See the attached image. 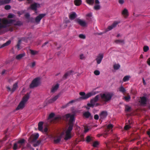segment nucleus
Returning a JSON list of instances; mask_svg holds the SVG:
<instances>
[{"mask_svg":"<svg viewBox=\"0 0 150 150\" xmlns=\"http://www.w3.org/2000/svg\"><path fill=\"white\" fill-rule=\"evenodd\" d=\"M65 117L69 120V126L65 131H64L60 135H57L53 137L54 142L56 143L59 142L62 137H65V139L67 140L71 137V132L73 128V122L74 119V115H73L68 114L65 115Z\"/></svg>","mask_w":150,"mask_h":150,"instance_id":"obj_1","label":"nucleus"},{"mask_svg":"<svg viewBox=\"0 0 150 150\" xmlns=\"http://www.w3.org/2000/svg\"><path fill=\"white\" fill-rule=\"evenodd\" d=\"M29 98V94H27L24 96L16 108V110H21L23 109L27 104Z\"/></svg>","mask_w":150,"mask_h":150,"instance_id":"obj_2","label":"nucleus"},{"mask_svg":"<svg viewBox=\"0 0 150 150\" xmlns=\"http://www.w3.org/2000/svg\"><path fill=\"white\" fill-rule=\"evenodd\" d=\"M98 93V91H96L95 90L91 91L86 94V93L83 92H80L79 94L81 97L78 99V100H81L86 99L91 96L95 95Z\"/></svg>","mask_w":150,"mask_h":150,"instance_id":"obj_3","label":"nucleus"},{"mask_svg":"<svg viewBox=\"0 0 150 150\" xmlns=\"http://www.w3.org/2000/svg\"><path fill=\"white\" fill-rule=\"evenodd\" d=\"M100 97L99 95L96 96L94 98L91 99L90 101V103L87 104L88 107H86L87 109H89V107H93L94 106H96L98 105V104L96 103V102L98 100Z\"/></svg>","mask_w":150,"mask_h":150,"instance_id":"obj_4","label":"nucleus"},{"mask_svg":"<svg viewBox=\"0 0 150 150\" xmlns=\"http://www.w3.org/2000/svg\"><path fill=\"white\" fill-rule=\"evenodd\" d=\"M13 23V21L11 20L8 21L5 19H0V29L9 26Z\"/></svg>","mask_w":150,"mask_h":150,"instance_id":"obj_5","label":"nucleus"},{"mask_svg":"<svg viewBox=\"0 0 150 150\" xmlns=\"http://www.w3.org/2000/svg\"><path fill=\"white\" fill-rule=\"evenodd\" d=\"M113 93L111 92H107L105 93L100 94L99 95L100 97L105 101H107L110 100L112 96H113Z\"/></svg>","mask_w":150,"mask_h":150,"instance_id":"obj_6","label":"nucleus"},{"mask_svg":"<svg viewBox=\"0 0 150 150\" xmlns=\"http://www.w3.org/2000/svg\"><path fill=\"white\" fill-rule=\"evenodd\" d=\"M24 142L25 140L24 139H22L18 141L17 142L14 144L13 149L14 150L18 149L23 145Z\"/></svg>","mask_w":150,"mask_h":150,"instance_id":"obj_7","label":"nucleus"},{"mask_svg":"<svg viewBox=\"0 0 150 150\" xmlns=\"http://www.w3.org/2000/svg\"><path fill=\"white\" fill-rule=\"evenodd\" d=\"M40 83V79L39 78H36L32 81L30 85V87L32 88L36 87L38 86Z\"/></svg>","mask_w":150,"mask_h":150,"instance_id":"obj_8","label":"nucleus"},{"mask_svg":"<svg viewBox=\"0 0 150 150\" xmlns=\"http://www.w3.org/2000/svg\"><path fill=\"white\" fill-rule=\"evenodd\" d=\"M60 119V117L57 116H55L54 113H52L49 115L48 120L49 122H52Z\"/></svg>","mask_w":150,"mask_h":150,"instance_id":"obj_9","label":"nucleus"},{"mask_svg":"<svg viewBox=\"0 0 150 150\" xmlns=\"http://www.w3.org/2000/svg\"><path fill=\"white\" fill-rule=\"evenodd\" d=\"M59 96V95H57L56 96L53 97L51 98H47L46 101L45 102L47 104H49L53 103L55 101Z\"/></svg>","mask_w":150,"mask_h":150,"instance_id":"obj_10","label":"nucleus"},{"mask_svg":"<svg viewBox=\"0 0 150 150\" xmlns=\"http://www.w3.org/2000/svg\"><path fill=\"white\" fill-rule=\"evenodd\" d=\"M39 134L38 133H35L32 134L29 139V141L30 142H33L35 141L38 137Z\"/></svg>","mask_w":150,"mask_h":150,"instance_id":"obj_11","label":"nucleus"},{"mask_svg":"<svg viewBox=\"0 0 150 150\" xmlns=\"http://www.w3.org/2000/svg\"><path fill=\"white\" fill-rule=\"evenodd\" d=\"M120 23V21H115L112 25L108 27L106 31H108L111 30L114 28L117 25Z\"/></svg>","mask_w":150,"mask_h":150,"instance_id":"obj_12","label":"nucleus"},{"mask_svg":"<svg viewBox=\"0 0 150 150\" xmlns=\"http://www.w3.org/2000/svg\"><path fill=\"white\" fill-rule=\"evenodd\" d=\"M76 22L79 24L83 27H85L87 26V23L84 21L78 18L76 20Z\"/></svg>","mask_w":150,"mask_h":150,"instance_id":"obj_13","label":"nucleus"},{"mask_svg":"<svg viewBox=\"0 0 150 150\" xmlns=\"http://www.w3.org/2000/svg\"><path fill=\"white\" fill-rule=\"evenodd\" d=\"M103 57V54L102 53L99 54L96 57V60L98 64H99L101 62Z\"/></svg>","mask_w":150,"mask_h":150,"instance_id":"obj_14","label":"nucleus"},{"mask_svg":"<svg viewBox=\"0 0 150 150\" xmlns=\"http://www.w3.org/2000/svg\"><path fill=\"white\" fill-rule=\"evenodd\" d=\"M40 7V5L37 3L32 4L30 6V8L32 10L36 11L37 8Z\"/></svg>","mask_w":150,"mask_h":150,"instance_id":"obj_15","label":"nucleus"},{"mask_svg":"<svg viewBox=\"0 0 150 150\" xmlns=\"http://www.w3.org/2000/svg\"><path fill=\"white\" fill-rule=\"evenodd\" d=\"M100 8V2L98 0L95 1V5L94 6V8L95 10H98Z\"/></svg>","mask_w":150,"mask_h":150,"instance_id":"obj_16","label":"nucleus"},{"mask_svg":"<svg viewBox=\"0 0 150 150\" xmlns=\"http://www.w3.org/2000/svg\"><path fill=\"white\" fill-rule=\"evenodd\" d=\"M45 16V14H41L35 18V21L37 23L39 22L41 19Z\"/></svg>","mask_w":150,"mask_h":150,"instance_id":"obj_17","label":"nucleus"},{"mask_svg":"<svg viewBox=\"0 0 150 150\" xmlns=\"http://www.w3.org/2000/svg\"><path fill=\"white\" fill-rule=\"evenodd\" d=\"M107 115V113L106 112L103 111L100 114L99 116L100 119H104L105 118Z\"/></svg>","mask_w":150,"mask_h":150,"instance_id":"obj_18","label":"nucleus"},{"mask_svg":"<svg viewBox=\"0 0 150 150\" xmlns=\"http://www.w3.org/2000/svg\"><path fill=\"white\" fill-rule=\"evenodd\" d=\"M77 16V15L75 12H72L70 13L69 15V18L71 20H73Z\"/></svg>","mask_w":150,"mask_h":150,"instance_id":"obj_19","label":"nucleus"},{"mask_svg":"<svg viewBox=\"0 0 150 150\" xmlns=\"http://www.w3.org/2000/svg\"><path fill=\"white\" fill-rule=\"evenodd\" d=\"M59 87V85L57 84L53 86L51 89V91L52 92H55L58 89Z\"/></svg>","mask_w":150,"mask_h":150,"instance_id":"obj_20","label":"nucleus"},{"mask_svg":"<svg viewBox=\"0 0 150 150\" xmlns=\"http://www.w3.org/2000/svg\"><path fill=\"white\" fill-rule=\"evenodd\" d=\"M122 14L125 17H127L128 15V11L126 8L124 9L122 11Z\"/></svg>","mask_w":150,"mask_h":150,"instance_id":"obj_21","label":"nucleus"},{"mask_svg":"<svg viewBox=\"0 0 150 150\" xmlns=\"http://www.w3.org/2000/svg\"><path fill=\"white\" fill-rule=\"evenodd\" d=\"M146 98L145 97H143L141 98V100L140 102L142 104H144L146 103Z\"/></svg>","mask_w":150,"mask_h":150,"instance_id":"obj_22","label":"nucleus"},{"mask_svg":"<svg viewBox=\"0 0 150 150\" xmlns=\"http://www.w3.org/2000/svg\"><path fill=\"white\" fill-rule=\"evenodd\" d=\"M43 123L42 122H40L38 124V129L39 130L43 132L42 125Z\"/></svg>","mask_w":150,"mask_h":150,"instance_id":"obj_23","label":"nucleus"},{"mask_svg":"<svg viewBox=\"0 0 150 150\" xmlns=\"http://www.w3.org/2000/svg\"><path fill=\"white\" fill-rule=\"evenodd\" d=\"M25 55V53L20 54L16 56V58L17 60H20Z\"/></svg>","mask_w":150,"mask_h":150,"instance_id":"obj_24","label":"nucleus"},{"mask_svg":"<svg viewBox=\"0 0 150 150\" xmlns=\"http://www.w3.org/2000/svg\"><path fill=\"white\" fill-rule=\"evenodd\" d=\"M82 3L81 0H75L74 1V3L75 5L76 6H79Z\"/></svg>","mask_w":150,"mask_h":150,"instance_id":"obj_25","label":"nucleus"},{"mask_svg":"<svg viewBox=\"0 0 150 150\" xmlns=\"http://www.w3.org/2000/svg\"><path fill=\"white\" fill-rule=\"evenodd\" d=\"M83 115L86 118L89 117H91V113L88 112H84L83 113Z\"/></svg>","mask_w":150,"mask_h":150,"instance_id":"obj_26","label":"nucleus"},{"mask_svg":"<svg viewBox=\"0 0 150 150\" xmlns=\"http://www.w3.org/2000/svg\"><path fill=\"white\" fill-rule=\"evenodd\" d=\"M120 67V65L119 64H115L113 65V68L115 70H117Z\"/></svg>","mask_w":150,"mask_h":150,"instance_id":"obj_27","label":"nucleus"},{"mask_svg":"<svg viewBox=\"0 0 150 150\" xmlns=\"http://www.w3.org/2000/svg\"><path fill=\"white\" fill-rule=\"evenodd\" d=\"M11 43V41L9 40L7 41L1 47H0V48H2L3 47H4L6 46H7L9 45Z\"/></svg>","mask_w":150,"mask_h":150,"instance_id":"obj_28","label":"nucleus"},{"mask_svg":"<svg viewBox=\"0 0 150 150\" xmlns=\"http://www.w3.org/2000/svg\"><path fill=\"white\" fill-rule=\"evenodd\" d=\"M130 78V76L129 75L126 76L123 78V81L124 82H126L128 81Z\"/></svg>","mask_w":150,"mask_h":150,"instance_id":"obj_29","label":"nucleus"},{"mask_svg":"<svg viewBox=\"0 0 150 150\" xmlns=\"http://www.w3.org/2000/svg\"><path fill=\"white\" fill-rule=\"evenodd\" d=\"M18 87V84L17 83H15L14 84L13 88L11 89V92H14V91H15V90Z\"/></svg>","mask_w":150,"mask_h":150,"instance_id":"obj_30","label":"nucleus"},{"mask_svg":"<svg viewBox=\"0 0 150 150\" xmlns=\"http://www.w3.org/2000/svg\"><path fill=\"white\" fill-rule=\"evenodd\" d=\"M113 125L111 124H109L107 126V130L108 131H110L111 132L112 131V128L113 127Z\"/></svg>","mask_w":150,"mask_h":150,"instance_id":"obj_31","label":"nucleus"},{"mask_svg":"<svg viewBox=\"0 0 150 150\" xmlns=\"http://www.w3.org/2000/svg\"><path fill=\"white\" fill-rule=\"evenodd\" d=\"M86 2L90 5H93L94 2V0H86Z\"/></svg>","mask_w":150,"mask_h":150,"instance_id":"obj_32","label":"nucleus"},{"mask_svg":"<svg viewBox=\"0 0 150 150\" xmlns=\"http://www.w3.org/2000/svg\"><path fill=\"white\" fill-rule=\"evenodd\" d=\"M118 89L119 91L123 93H124L126 91L125 89L122 86L119 87Z\"/></svg>","mask_w":150,"mask_h":150,"instance_id":"obj_33","label":"nucleus"},{"mask_svg":"<svg viewBox=\"0 0 150 150\" xmlns=\"http://www.w3.org/2000/svg\"><path fill=\"white\" fill-rule=\"evenodd\" d=\"M36 62H33L29 64V66L31 68H34L35 66Z\"/></svg>","mask_w":150,"mask_h":150,"instance_id":"obj_34","label":"nucleus"},{"mask_svg":"<svg viewBox=\"0 0 150 150\" xmlns=\"http://www.w3.org/2000/svg\"><path fill=\"white\" fill-rule=\"evenodd\" d=\"M79 37L81 39H84L86 38V35L83 34H80L79 35Z\"/></svg>","mask_w":150,"mask_h":150,"instance_id":"obj_35","label":"nucleus"},{"mask_svg":"<svg viewBox=\"0 0 150 150\" xmlns=\"http://www.w3.org/2000/svg\"><path fill=\"white\" fill-rule=\"evenodd\" d=\"M9 1H0V5H1L4 4H5L6 3H9Z\"/></svg>","mask_w":150,"mask_h":150,"instance_id":"obj_36","label":"nucleus"},{"mask_svg":"<svg viewBox=\"0 0 150 150\" xmlns=\"http://www.w3.org/2000/svg\"><path fill=\"white\" fill-rule=\"evenodd\" d=\"M72 72V71L71 70L68 72L66 74H65L64 75V76L65 78L67 77V76L70 75Z\"/></svg>","mask_w":150,"mask_h":150,"instance_id":"obj_37","label":"nucleus"},{"mask_svg":"<svg viewBox=\"0 0 150 150\" xmlns=\"http://www.w3.org/2000/svg\"><path fill=\"white\" fill-rule=\"evenodd\" d=\"M124 98L126 101H128L130 99V97L128 95L127 96L124 97Z\"/></svg>","mask_w":150,"mask_h":150,"instance_id":"obj_38","label":"nucleus"},{"mask_svg":"<svg viewBox=\"0 0 150 150\" xmlns=\"http://www.w3.org/2000/svg\"><path fill=\"white\" fill-rule=\"evenodd\" d=\"M100 71L98 70H96L94 71V74L96 75H98L100 74Z\"/></svg>","mask_w":150,"mask_h":150,"instance_id":"obj_39","label":"nucleus"},{"mask_svg":"<svg viewBox=\"0 0 150 150\" xmlns=\"http://www.w3.org/2000/svg\"><path fill=\"white\" fill-rule=\"evenodd\" d=\"M79 58L81 59H83L85 58V56L84 54H81L79 55Z\"/></svg>","mask_w":150,"mask_h":150,"instance_id":"obj_40","label":"nucleus"},{"mask_svg":"<svg viewBox=\"0 0 150 150\" xmlns=\"http://www.w3.org/2000/svg\"><path fill=\"white\" fill-rule=\"evenodd\" d=\"M31 54L33 55H35L38 53V52L36 51L30 50Z\"/></svg>","mask_w":150,"mask_h":150,"instance_id":"obj_41","label":"nucleus"},{"mask_svg":"<svg viewBox=\"0 0 150 150\" xmlns=\"http://www.w3.org/2000/svg\"><path fill=\"white\" fill-rule=\"evenodd\" d=\"M130 109H131V108L129 106L127 105H126L125 106L126 111H129L130 110Z\"/></svg>","mask_w":150,"mask_h":150,"instance_id":"obj_42","label":"nucleus"},{"mask_svg":"<svg viewBox=\"0 0 150 150\" xmlns=\"http://www.w3.org/2000/svg\"><path fill=\"white\" fill-rule=\"evenodd\" d=\"M143 49L144 52H146L148 50H149V47L147 46H145L144 47Z\"/></svg>","mask_w":150,"mask_h":150,"instance_id":"obj_43","label":"nucleus"},{"mask_svg":"<svg viewBox=\"0 0 150 150\" xmlns=\"http://www.w3.org/2000/svg\"><path fill=\"white\" fill-rule=\"evenodd\" d=\"M131 127V126H130L129 125H126L124 127V129L125 130H127L130 129Z\"/></svg>","mask_w":150,"mask_h":150,"instance_id":"obj_44","label":"nucleus"},{"mask_svg":"<svg viewBox=\"0 0 150 150\" xmlns=\"http://www.w3.org/2000/svg\"><path fill=\"white\" fill-rule=\"evenodd\" d=\"M77 100H79L78 99H75L70 101L69 102L68 104H71L74 103H75L76 102Z\"/></svg>","mask_w":150,"mask_h":150,"instance_id":"obj_45","label":"nucleus"},{"mask_svg":"<svg viewBox=\"0 0 150 150\" xmlns=\"http://www.w3.org/2000/svg\"><path fill=\"white\" fill-rule=\"evenodd\" d=\"M98 144V143L97 142H93V147H97Z\"/></svg>","mask_w":150,"mask_h":150,"instance_id":"obj_46","label":"nucleus"},{"mask_svg":"<svg viewBox=\"0 0 150 150\" xmlns=\"http://www.w3.org/2000/svg\"><path fill=\"white\" fill-rule=\"evenodd\" d=\"M91 138L89 136H88L87 137L86 141L87 142H89L91 140Z\"/></svg>","mask_w":150,"mask_h":150,"instance_id":"obj_47","label":"nucleus"},{"mask_svg":"<svg viewBox=\"0 0 150 150\" xmlns=\"http://www.w3.org/2000/svg\"><path fill=\"white\" fill-rule=\"evenodd\" d=\"M14 17V15L13 14L10 13L9 14L8 16V18H13Z\"/></svg>","mask_w":150,"mask_h":150,"instance_id":"obj_48","label":"nucleus"},{"mask_svg":"<svg viewBox=\"0 0 150 150\" xmlns=\"http://www.w3.org/2000/svg\"><path fill=\"white\" fill-rule=\"evenodd\" d=\"M86 16L88 17H91L92 16V13H88L86 14Z\"/></svg>","mask_w":150,"mask_h":150,"instance_id":"obj_49","label":"nucleus"},{"mask_svg":"<svg viewBox=\"0 0 150 150\" xmlns=\"http://www.w3.org/2000/svg\"><path fill=\"white\" fill-rule=\"evenodd\" d=\"M11 8V6L10 5H6L5 7V8L6 10H8Z\"/></svg>","mask_w":150,"mask_h":150,"instance_id":"obj_50","label":"nucleus"},{"mask_svg":"<svg viewBox=\"0 0 150 150\" xmlns=\"http://www.w3.org/2000/svg\"><path fill=\"white\" fill-rule=\"evenodd\" d=\"M124 3V0H119V3L120 4H122Z\"/></svg>","mask_w":150,"mask_h":150,"instance_id":"obj_51","label":"nucleus"},{"mask_svg":"<svg viewBox=\"0 0 150 150\" xmlns=\"http://www.w3.org/2000/svg\"><path fill=\"white\" fill-rule=\"evenodd\" d=\"M94 118L96 120H98L99 118V116L97 115H94Z\"/></svg>","mask_w":150,"mask_h":150,"instance_id":"obj_52","label":"nucleus"},{"mask_svg":"<svg viewBox=\"0 0 150 150\" xmlns=\"http://www.w3.org/2000/svg\"><path fill=\"white\" fill-rule=\"evenodd\" d=\"M147 62L148 65L150 66V58L148 59Z\"/></svg>","mask_w":150,"mask_h":150,"instance_id":"obj_53","label":"nucleus"},{"mask_svg":"<svg viewBox=\"0 0 150 150\" xmlns=\"http://www.w3.org/2000/svg\"><path fill=\"white\" fill-rule=\"evenodd\" d=\"M21 22L18 21L17 22V23L16 24H14L15 25H21Z\"/></svg>","mask_w":150,"mask_h":150,"instance_id":"obj_54","label":"nucleus"},{"mask_svg":"<svg viewBox=\"0 0 150 150\" xmlns=\"http://www.w3.org/2000/svg\"><path fill=\"white\" fill-rule=\"evenodd\" d=\"M21 42V41L19 40L18 42V43L17 45V48L18 49H19L20 48V43Z\"/></svg>","mask_w":150,"mask_h":150,"instance_id":"obj_55","label":"nucleus"},{"mask_svg":"<svg viewBox=\"0 0 150 150\" xmlns=\"http://www.w3.org/2000/svg\"><path fill=\"white\" fill-rule=\"evenodd\" d=\"M89 130V129L86 127H85L84 132L86 133Z\"/></svg>","mask_w":150,"mask_h":150,"instance_id":"obj_56","label":"nucleus"},{"mask_svg":"<svg viewBox=\"0 0 150 150\" xmlns=\"http://www.w3.org/2000/svg\"><path fill=\"white\" fill-rule=\"evenodd\" d=\"M122 41L120 40H117L116 41V42L117 43H120L122 42Z\"/></svg>","mask_w":150,"mask_h":150,"instance_id":"obj_57","label":"nucleus"},{"mask_svg":"<svg viewBox=\"0 0 150 150\" xmlns=\"http://www.w3.org/2000/svg\"><path fill=\"white\" fill-rule=\"evenodd\" d=\"M47 130H48L47 128V127H45L44 129V132H47Z\"/></svg>","mask_w":150,"mask_h":150,"instance_id":"obj_58","label":"nucleus"},{"mask_svg":"<svg viewBox=\"0 0 150 150\" xmlns=\"http://www.w3.org/2000/svg\"><path fill=\"white\" fill-rule=\"evenodd\" d=\"M7 88L8 91H11V88L9 86H7Z\"/></svg>","mask_w":150,"mask_h":150,"instance_id":"obj_59","label":"nucleus"},{"mask_svg":"<svg viewBox=\"0 0 150 150\" xmlns=\"http://www.w3.org/2000/svg\"><path fill=\"white\" fill-rule=\"evenodd\" d=\"M25 16L27 18H28L30 16V15L29 13H27L25 14Z\"/></svg>","mask_w":150,"mask_h":150,"instance_id":"obj_60","label":"nucleus"},{"mask_svg":"<svg viewBox=\"0 0 150 150\" xmlns=\"http://www.w3.org/2000/svg\"><path fill=\"white\" fill-rule=\"evenodd\" d=\"M147 134L150 137V130L147 132Z\"/></svg>","mask_w":150,"mask_h":150,"instance_id":"obj_61","label":"nucleus"},{"mask_svg":"<svg viewBox=\"0 0 150 150\" xmlns=\"http://www.w3.org/2000/svg\"><path fill=\"white\" fill-rule=\"evenodd\" d=\"M48 43V42H45L44 44H43V45H42V46L43 47V46H45V45H46V44H47V43Z\"/></svg>","mask_w":150,"mask_h":150,"instance_id":"obj_62","label":"nucleus"},{"mask_svg":"<svg viewBox=\"0 0 150 150\" xmlns=\"http://www.w3.org/2000/svg\"><path fill=\"white\" fill-rule=\"evenodd\" d=\"M27 0L28 1V2L29 3H32V0Z\"/></svg>","mask_w":150,"mask_h":150,"instance_id":"obj_63","label":"nucleus"},{"mask_svg":"<svg viewBox=\"0 0 150 150\" xmlns=\"http://www.w3.org/2000/svg\"><path fill=\"white\" fill-rule=\"evenodd\" d=\"M143 82L144 84V85L146 84V83L144 79H143Z\"/></svg>","mask_w":150,"mask_h":150,"instance_id":"obj_64","label":"nucleus"}]
</instances>
